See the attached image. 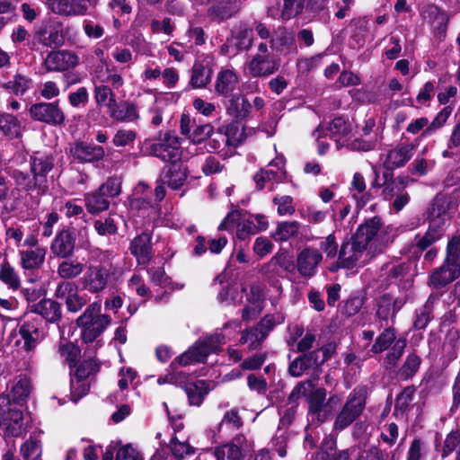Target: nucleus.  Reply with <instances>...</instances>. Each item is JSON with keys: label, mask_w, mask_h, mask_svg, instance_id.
I'll return each instance as SVG.
<instances>
[{"label": "nucleus", "mask_w": 460, "mask_h": 460, "mask_svg": "<svg viewBox=\"0 0 460 460\" xmlns=\"http://www.w3.org/2000/svg\"><path fill=\"white\" fill-rule=\"evenodd\" d=\"M0 281L13 290H17L21 287L18 272L7 261H4L0 265Z\"/></svg>", "instance_id": "a19ab883"}, {"label": "nucleus", "mask_w": 460, "mask_h": 460, "mask_svg": "<svg viewBox=\"0 0 460 460\" xmlns=\"http://www.w3.org/2000/svg\"><path fill=\"white\" fill-rule=\"evenodd\" d=\"M183 389L190 404L193 406H200L209 391L208 385L204 380L187 383L184 385Z\"/></svg>", "instance_id": "f704fd0d"}, {"label": "nucleus", "mask_w": 460, "mask_h": 460, "mask_svg": "<svg viewBox=\"0 0 460 460\" xmlns=\"http://www.w3.org/2000/svg\"><path fill=\"white\" fill-rule=\"evenodd\" d=\"M385 181L381 184L383 187L382 196L386 201H392V199L398 194L405 190L408 184V177L398 176L394 178L390 173L384 174ZM373 187H380L377 181L373 182Z\"/></svg>", "instance_id": "cd10ccee"}, {"label": "nucleus", "mask_w": 460, "mask_h": 460, "mask_svg": "<svg viewBox=\"0 0 460 460\" xmlns=\"http://www.w3.org/2000/svg\"><path fill=\"white\" fill-rule=\"evenodd\" d=\"M85 269V265L77 260L68 258L59 263L58 274L63 279H72L78 277Z\"/></svg>", "instance_id": "ea45409f"}, {"label": "nucleus", "mask_w": 460, "mask_h": 460, "mask_svg": "<svg viewBox=\"0 0 460 460\" xmlns=\"http://www.w3.org/2000/svg\"><path fill=\"white\" fill-rule=\"evenodd\" d=\"M0 429L7 437H19L23 430V413L13 407L8 395L0 394Z\"/></svg>", "instance_id": "9d476101"}, {"label": "nucleus", "mask_w": 460, "mask_h": 460, "mask_svg": "<svg viewBox=\"0 0 460 460\" xmlns=\"http://www.w3.org/2000/svg\"><path fill=\"white\" fill-rule=\"evenodd\" d=\"M226 113L236 120H244L251 117L252 104L245 95L234 94L226 105Z\"/></svg>", "instance_id": "c756f323"}, {"label": "nucleus", "mask_w": 460, "mask_h": 460, "mask_svg": "<svg viewBox=\"0 0 460 460\" xmlns=\"http://www.w3.org/2000/svg\"><path fill=\"white\" fill-rule=\"evenodd\" d=\"M70 154L79 163H94L104 157L105 151L101 146L77 142L70 147Z\"/></svg>", "instance_id": "5701e85b"}, {"label": "nucleus", "mask_w": 460, "mask_h": 460, "mask_svg": "<svg viewBox=\"0 0 460 460\" xmlns=\"http://www.w3.org/2000/svg\"><path fill=\"white\" fill-rule=\"evenodd\" d=\"M152 236L143 232L136 236L129 245L130 253L136 258L138 265L147 266L153 258Z\"/></svg>", "instance_id": "aec40b11"}, {"label": "nucleus", "mask_w": 460, "mask_h": 460, "mask_svg": "<svg viewBox=\"0 0 460 460\" xmlns=\"http://www.w3.org/2000/svg\"><path fill=\"white\" fill-rule=\"evenodd\" d=\"M460 276V264H453L444 260L443 264L436 269L429 277V285L442 288Z\"/></svg>", "instance_id": "b1692460"}, {"label": "nucleus", "mask_w": 460, "mask_h": 460, "mask_svg": "<svg viewBox=\"0 0 460 460\" xmlns=\"http://www.w3.org/2000/svg\"><path fill=\"white\" fill-rule=\"evenodd\" d=\"M170 447L173 456L178 460H181L185 456L195 453V448L193 447H191L187 441H180L177 437H173L171 439Z\"/></svg>", "instance_id": "680f3d73"}, {"label": "nucleus", "mask_w": 460, "mask_h": 460, "mask_svg": "<svg viewBox=\"0 0 460 460\" xmlns=\"http://www.w3.org/2000/svg\"><path fill=\"white\" fill-rule=\"evenodd\" d=\"M49 8L61 16H84L89 13L83 0H47Z\"/></svg>", "instance_id": "4be33fe9"}, {"label": "nucleus", "mask_w": 460, "mask_h": 460, "mask_svg": "<svg viewBox=\"0 0 460 460\" xmlns=\"http://www.w3.org/2000/svg\"><path fill=\"white\" fill-rule=\"evenodd\" d=\"M212 133L213 127L210 124L196 125L193 130L191 131L190 136H189L188 137L190 141L189 148L193 149L190 153L196 154V144L203 142L208 137H210Z\"/></svg>", "instance_id": "3c124183"}, {"label": "nucleus", "mask_w": 460, "mask_h": 460, "mask_svg": "<svg viewBox=\"0 0 460 460\" xmlns=\"http://www.w3.org/2000/svg\"><path fill=\"white\" fill-rule=\"evenodd\" d=\"M101 301H94L88 305L84 313L76 319V324L82 329V339L84 342H93L111 324L109 314H101Z\"/></svg>", "instance_id": "20e7f679"}, {"label": "nucleus", "mask_w": 460, "mask_h": 460, "mask_svg": "<svg viewBox=\"0 0 460 460\" xmlns=\"http://www.w3.org/2000/svg\"><path fill=\"white\" fill-rule=\"evenodd\" d=\"M396 334L393 328H385L376 339L371 348L373 353H381L386 350L392 344L396 341Z\"/></svg>", "instance_id": "de8ad7c7"}, {"label": "nucleus", "mask_w": 460, "mask_h": 460, "mask_svg": "<svg viewBox=\"0 0 460 460\" xmlns=\"http://www.w3.org/2000/svg\"><path fill=\"white\" fill-rule=\"evenodd\" d=\"M452 111L453 109L450 106L444 107L442 111L436 115L431 123H429V126L423 130L421 134L422 137H429L444 126L450 117Z\"/></svg>", "instance_id": "4d7b16f0"}, {"label": "nucleus", "mask_w": 460, "mask_h": 460, "mask_svg": "<svg viewBox=\"0 0 460 460\" xmlns=\"http://www.w3.org/2000/svg\"><path fill=\"white\" fill-rule=\"evenodd\" d=\"M31 313L40 314L49 323H56L61 319L60 305L52 299H42L32 305Z\"/></svg>", "instance_id": "7c9ffc66"}, {"label": "nucleus", "mask_w": 460, "mask_h": 460, "mask_svg": "<svg viewBox=\"0 0 460 460\" xmlns=\"http://www.w3.org/2000/svg\"><path fill=\"white\" fill-rule=\"evenodd\" d=\"M305 0H283L281 17L285 20L299 15L305 7Z\"/></svg>", "instance_id": "052dcab7"}, {"label": "nucleus", "mask_w": 460, "mask_h": 460, "mask_svg": "<svg viewBox=\"0 0 460 460\" xmlns=\"http://www.w3.org/2000/svg\"><path fill=\"white\" fill-rule=\"evenodd\" d=\"M148 103L150 106L147 110V115L152 125L157 127L163 122V113L167 106V101L163 97L150 96Z\"/></svg>", "instance_id": "79ce46f5"}, {"label": "nucleus", "mask_w": 460, "mask_h": 460, "mask_svg": "<svg viewBox=\"0 0 460 460\" xmlns=\"http://www.w3.org/2000/svg\"><path fill=\"white\" fill-rule=\"evenodd\" d=\"M367 396L365 385L355 387L348 395L345 403L339 411L332 429L341 432L349 427L363 412Z\"/></svg>", "instance_id": "39448f33"}, {"label": "nucleus", "mask_w": 460, "mask_h": 460, "mask_svg": "<svg viewBox=\"0 0 460 460\" xmlns=\"http://www.w3.org/2000/svg\"><path fill=\"white\" fill-rule=\"evenodd\" d=\"M29 164L31 175L20 170H13L12 178L38 205L40 198L48 191L49 177L57 168V156L50 151H35L30 155Z\"/></svg>", "instance_id": "f257e3e1"}, {"label": "nucleus", "mask_w": 460, "mask_h": 460, "mask_svg": "<svg viewBox=\"0 0 460 460\" xmlns=\"http://www.w3.org/2000/svg\"><path fill=\"white\" fill-rule=\"evenodd\" d=\"M289 438L287 430L279 428L275 436L271 439V449L276 451L280 457L287 456V447Z\"/></svg>", "instance_id": "bf43d9fd"}, {"label": "nucleus", "mask_w": 460, "mask_h": 460, "mask_svg": "<svg viewBox=\"0 0 460 460\" xmlns=\"http://www.w3.org/2000/svg\"><path fill=\"white\" fill-rule=\"evenodd\" d=\"M424 19L431 25H442L446 21V14L434 4L427 5L422 12Z\"/></svg>", "instance_id": "774afa93"}, {"label": "nucleus", "mask_w": 460, "mask_h": 460, "mask_svg": "<svg viewBox=\"0 0 460 460\" xmlns=\"http://www.w3.org/2000/svg\"><path fill=\"white\" fill-rule=\"evenodd\" d=\"M234 127L226 126L218 128L213 137L208 140V146L212 151H218L225 146H235L236 144L230 138L229 134Z\"/></svg>", "instance_id": "37998d69"}, {"label": "nucleus", "mask_w": 460, "mask_h": 460, "mask_svg": "<svg viewBox=\"0 0 460 460\" xmlns=\"http://www.w3.org/2000/svg\"><path fill=\"white\" fill-rule=\"evenodd\" d=\"M20 453L24 460L40 459L42 455L40 441L35 438H30L22 445Z\"/></svg>", "instance_id": "09e8293b"}, {"label": "nucleus", "mask_w": 460, "mask_h": 460, "mask_svg": "<svg viewBox=\"0 0 460 460\" xmlns=\"http://www.w3.org/2000/svg\"><path fill=\"white\" fill-rule=\"evenodd\" d=\"M235 39L237 40L236 47L239 50H249L253 43V29L246 25H240L235 32Z\"/></svg>", "instance_id": "864d4df0"}, {"label": "nucleus", "mask_w": 460, "mask_h": 460, "mask_svg": "<svg viewBox=\"0 0 460 460\" xmlns=\"http://www.w3.org/2000/svg\"><path fill=\"white\" fill-rule=\"evenodd\" d=\"M326 391L323 388H317L311 392L308 396V415L312 420L322 423L328 418V412L324 408Z\"/></svg>", "instance_id": "bb28decb"}, {"label": "nucleus", "mask_w": 460, "mask_h": 460, "mask_svg": "<svg viewBox=\"0 0 460 460\" xmlns=\"http://www.w3.org/2000/svg\"><path fill=\"white\" fill-rule=\"evenodd\" d=\"M404 302L401 299L394 298L388 294L381 296L376 300V316L380 321L386 322L389 318H394L395 314L402 307Z\"/></svg>", "instance_id": "c85d7f7f"}, {"label": "nucleus", "mask_w": 460, "mask_h": 460, "mask_svg": "<svg viewBox=\"0 0 460 460\" xmlns=\"http://www.w3.org/2000/svg\"><path fill=\"white\" fill-rule=\"evenodd\" d=\"M217 460H241L242 449L235 443H227L215 449Z\"/></svg>", "instance_id": "603ef678"}, {"label": "nucleus", "mask_w": 460, "mask_h": 460, "mask_svg": "<svg viewBox=\"0 0 460 460\" xmlns=\"http://www.w3.org/2000/svg\"><path fill=\"white\" fill-rule=\"evenodd\" d=\"M420 363L421 359L416 353H410L399 371L402 379L408 380L415 376L420 368Z\"/></svg>", "instance_id": "8fccbe9b"}, {"label": "nucleus", "mask_w": 460, "mask_h": 460, "mask_svg": "<svg viewBox=\"0 0 460 460\" xmlns=\"http://www.w3.org/2000/svg\"><path fill=\"white\" fill-rule=\"evenodd\" d=\"M111 119L118 121L134 122L139 119L137 105L133 102H124L115 105L109 110Z\"/></svg>", "instance_id": "473e14b6"}, {"label": "nucleus", "mask_w": 460, "mask_h": 460, "mask_svg": "<svg viewBox=\"0 0 460 460\" xmlns=\"http://www.w3.org/2000/svg\"><path fill=\"white\" fill-rule=\"evenodd\" d=\"M186 179L187 172L184 169L174 164L168 166L157 180V185L155 189V201L159 202L165 197V186L172 190H179L184 185Z\"/></svg>", "instance_id": "ddd939ff"}, {"label": "nucleus", "mask_w": 460, "mask_h": 460, "mask_svg": "<svg viewBox=\"0 0 460 460\" xmlns=\"http://www.w3.org/2000/svg\"><path fill=\"white\" fill-rule=\"evenodd\" d=\"M75 234L68 229H64L53 239L50 252L61 259L70 258L75 252Z\"/></svg>", "instance_id": "412c9836"}, {"label": "nucleus", "mask_w": 460, "mask_h": 460, "mask_svg": "<svg viewBox=\"0 0 460 460\" xmlns=\"http://www.w3.org/2000/svg\"><path fill=\"white\" fill-rule=\"evenodd\" d=\"M87 210L92 214H97L108 209L110 199L98 189L96 191L88 193L84 198Z\"/></svg>", "instance_id": "58836bf2"}, {"label": "nucleus", "mask_w": 460, "mask_h": 460, "mask_svg": "<svg viewBox=\"0 0 460 460\" xmlns=\"http://www.w3.org/2000/svg\"><path fill=\"white\" fill-rule=\"evenodd\" d=\"M380 228V221L373 218L358 227L354 235L341 244L338 260L330 267L334 272L339 269H352L360 263L364 256H367L366 249L369 242L376 236Z\"/></svg>", "instance_id": "f03ea898"}, {"label": "nucleus", "mask_w": 460, "mask_h": 460, "mask_svg": "<svg viewBox=\"0 0 460 460\" xmlns=\"http://www.w3.org/2000/svg\"><path fill=\"white\" fill-rule=\"evenodd\" d=\"M266 41L260 42L256 53L247 64V69L252 77H268L275 74L280 67V59L270 52Z\"/></svg>", "instance_id": "6e6552de"}, {"label": "nucleus", "mask_w": 460, "mask_h": 460, "mask_svg": "<svg viewBox=\"0 0 460 460\" xmlns=\"http://www.w3.org/2000/svg\"><path fill=\"white\" fill-rule=\"evenodd\" d=\"M19 334L22 338L23 349L33 350L47 336L42 320L37 316L26 315L19 326Z\"/></svg>", "instance_id": "9b49d317"}, {"label": "nucleus", "mask_w": 460, "mask_h": 460, "mask_svg": "<svg viewBox=\"0 0 460 460\" xmlns=\"http://www.w3.org/2000/svg\"><path fill=\"white\" fill-rule=\"evenodd\" d=\"M70 386L71 399L73 402H76L88 393L90 389V383L86 379L72 376Z\"/></svg>", "instance_id": "e2e57ef3"}, {"label": "nucleus", "mask_w": 460, "mask_h": 460, "mask_svg": "<svg viewBox=\"0 0 460 460\" xmlns=\"http://www.w3.org/2000/svg\"><path fill=\"white\" fill-rule=\"evenodd\" d=\"M239 10L236 0H216L208 9V15L211 21L220 23L236 15Z\"/></svg>", "instance_id": "393cba45"}, {"label": "nucleus", "mask_w": 460, "mask_h": 460, "mask_svg": "<svg viewBox=\"0 0 460 460\" xmlns=\"http://www.w3.org/2000/svg\"><path fill=\"white\" fill-rule=\"evenodd\" d=\"M285 159L277 156L265 169H261L254 175V181L258 190L264 188L272 190L274 184L282 181L285 175Z\"/></svg>", "instance_id": "2eb2a0df"}, {"label": "nucleus", "mask_w": 460, "mask_h": 460, "mask_svg": "<svg viewBox=\"0 0 460 460\" xmlns=\"http://www.w3.org/2000/svg\"><path fill=\"white\" fill-rule=\"evenodd\" d=\"M120 275V268L112 263L90 265L80 279V284L89 293L97 294L107 288L111 279H117Z\"/></svg>", "instance_id": "423d86ee"}, {"label": "nucleus", "mask_w": 460, "mask_h": 460, "mask_svg": "<svg viewBox=\"0 0 460 460\" xmlns=\"http://www.w3.org/2000/svg\"><path fill=\"white\" fill-rule=\"evenodd\" d=\"M55 296L65 300L66 309L71 313L79 312L89 299L86 294L81 293L78 287L70 281L60 282L55 290Z\"/></svg>", "instance_id": "dca6fc26"}, {"label": "nucleus", "mask_w": 460, "mask_h": 460, "mask_svg": "<svg viewBox=\"0 0 460 460\" xmlns=\"http://www.w3.org/2000/svg\"><path fill=\"white\" fill-rule=\"evenodd\" d=\"M78 64V56L66 49L51 51L44 60L48 71H66L75 67Z\"/></svg>", "instance_id": "a211bd4d"}, {"label": "nucleus", "mask_w": 460, "mask_h": 460, "mask_svg": "<svg viewBox=\"0 0 460 460\" xmlns=\"http://www.w3.org/2000/svg\"><path fill=\"white\" fill-rule=\"evenodd\" d=\"M0 130L9 138H16L22 134L21 122L12 114L2 113L0 114Z\"/></svg>", "instance_id": "4c0bfd02"}, {"label": "nucleus", "mask_w": 460, "mask_h": 460, "mask_svg": "<svg viewBox=\"0 0 460 460\" xmlns=\"http://www.w3.org/2000/svg\"><path fill=\"white\" fill-rule=\"evenodd\" d=\"M300 224L296 221L279 223L272 236L278 242H285L298 234Z\"/></svg>", "instance_id": "49530a36"}, {"label": "nucleus", "mask_w": 460, "mask_h": 460, "mask_svg": "<svg viewBox=\"0 0 460 460\" xmlns=\"http://www.w3.org/2000/svg\"><path fill=\"white\" fill-rule=\"evenodd\" d=\"M258 233V227L252 217L243 219L237 223L236 237L244 240L252 234Z\"/></svg>", "instance_id": "338daca9"}, {"label": "nucleus", "mask_w": 460, "mask_h": 460, "mask_svg": "<svg viewBox=\"0 0 460 460\" xmlns=\"http://www.w3.org/2000/svg\"><path fill=\"white\" fill-rule=\"evenodd\" d=\"M58 352L61 358H63L69 364L70 367H74L76 364L80 356L79 348L69 341L61 343L59 346Z\"/></svg>", "instance_id": "0e129e2a"}, {"label": "nucleus", "mask_w": 460, "mask_h": 460, "mask_svg": "<svg viewBox=\"0 0 460 460\" xmlns=\"http://www.w3.org/2000/svg\"><path fill=\"white\" fill-rule=\"evenodd\" d=\"M252 28L261 40H269L268 45L272 51H279L293 44V35L286 28L279 27L271 32L270 28L261 22H255Z\"/></svg>", "instance_id": "f8f14e48"}, {"label": "nucleus", "mask_w": 460, "mask_h": 460, "mask_svg": "<svg viewBox=\"0 0 460 460\" xmlns=\"http://www.w3.org/2000/svg\"><path fill=\"white\" fill-rule=\"evenodd\" d=\"M266 335L257 326L243 332L241 342L247 343L249 349H257L266 339Z\"/></svg>", "instance_id": "13d9d810"}, {"label": "nucleus", "mask_w": 460, "mask_h": 460, "mask_svg": "<svg viewBox=\"0 0 460 460\" xmlns=\"http://www.w3.org/2000/svg\"><path fill=\"white\" fill-rule=\"evenodd\" d=\"M438 296L436 294H430L428 297L425 305L417 310L416 319L414 321V327L421 330L426 328L429 321L432 319V313L435 304L438 302Z\"/></svg>", "instance_id": "c9c22d12"}, {"label": "nucleus", "mask_w": 460, "mask_h": 460, "mask_svg": "<svg viewBox=\"0 0 460 460\" xmlns=\"http://www.w3.org/2000/svg\"><path fill=\"white\" fill-rule=\"evenodd\" d=\"M149 154L164 162L175 164L181 158L188 159L181 150V138L172 132L160 135L158 139L150 145Z\"/></svg>", "instance_id": "1a4fd4ad"}, {"label": "nucleus", "mask_w": 460, "mask_h": 460, "mask_svg": "<svg viewBox=\"0 0 460 460\" xmlns=\"http://www.w3.org/2000/svg\"><path fill=\"white\" fill-rule=\"evenodd\" d=\"M243 426L242 418L237 409L227 411L219 423L220 431H234Z\"/></svg>", "instance_id": "5fc2aeb1"}, {"label": "nucleus", "mask_w": 460, "mask_h": 460, "mask_svg": "<svg viewBox=\"0 0 460 460\" xmlns=\"http://www.w3.org/2000/svg\"><path fill=\"white\" fill-rule=\"evenodd\" d=\"M415 146L411 143H402L390 149L383 161L386 170L393 171L404 166L413 156Z\"/></svg>", "instance_id": "6ab92c4d"}, {"label": "nucleus", "mask_w": 460, "mask_h": 460, "mask_svg": "<svg viewBox=\"0 0 460 460\" xmlns=\"http://www.w3.org/2000/svg\"><path fill=\"white\" fill-rule=\"evenodd\" d=\"M31 117L51 126H60L66 121V116L58 104V101L53 102H38L30 108Z\"/></svg>", "instance_id": "4468645a"}, {"label": "nucleus", "mask_w": 460, "mask_h": 460, "mask_svg": "<svg viewBox=\"0 0 460 460\" xmlns=\"http://www.w3.org/2000/svg\"><path fill=\"white\" fill-rule=\"evenodd\" d=\"M320 353L321 349H315L296 358L288 367L290 375L298 377L309 368L318 367L323 364L327 359V357L325 356V351H323V357L320 359Z\"/></svg>", "instance_id": "a878e982"}, {"label": "nucleus", "mask_w": 460, "mask_h": 460, "mask_svg": "<svg viewBox=\"0 0 460 460\" xmlns=\"http://www.w3.org/2000/svg\"><path fill=\"white\" fill-rule=\"evenodd\" d=\"M31 391V380L25 376L18 377L11 387L13 402L19 403L25 401Z\"/></svg>", "instance_id": "a18cd8bd"}, {"label": "nucleus", "mask_w": 460, "mask_h": 460, "mask_svg": "<svg viewBox=\"0 0 460 460\" xmlns=\"http://www.w3.org/2000/svg\"><path fill=\"white\" fill-rule=\"evenodd\" d=\"M221 334L211 335L208 338L198 341L187 351L177 357L171 364L170 368L175 370L179 366H188L203 362L212 352H216L223 342Z\"/></svg>", "instance_id": "0eeeda50"}, {"label": "nucleus", "mask_w": 460, "mask_h": 460, "mask_svg": "<svg viewBox=\"0 0 460 460\" xmlns=\"http://www.w3.org/2000/svg\"><path fill=\"white\" fill-rule=\"evenodd\" d=\"M445 261L460 264V234L454 235L447 243Z\"/></svg>", "instance_id": "69168bd1"}, {"label": "nucleus", "mask_w": 460, "mask_h": 460, "mask_svg": "<svg viewBox=\"0 0 460 460\" xmlns=\"http://www.w3.org/2000/svg\"><path fill=\"white\" fill-rule=\"evenodd\" d=\"M211 68L201 63H195L192 67L190 84L194 88L205 87L211 80Z\"/></svg>", "instance_id": "c03bdc74"}, {"label": "nucleus", "mask_w": 460, "mask_h": 460, "mask_svg": "<svg viewBox=\"0 0 460 460\" xmlns=\"http://www.w3.org/2000/svg\"><path fill=\"white\" fill-rule=\"evenodd\" d=\"M322 260L323 254L319 250L314 247H306L296 256V266L297 271L302 277L310 279L316 274Z\"/></svg>", "instance_id": "f3484780"}, {"label": "nucleus", "mask_w": 460, "mask_h": 460, "mask_svg": "<svg viewBox=\"0 0 460 460\" xmlns=\"http://www.w3.org/2000/svg\"><path fill=\"white\" fill-rule=\"evenodd\" d=\"M328 129L336 141L338 148L346 145L350 138L351 126L341 117L333 119Z\"/></svg>", "instance_id": "72a5a7b5"}, {"label": "nucleus", "mask_w": 460, "mask_h": 460, "mask_svg": "<svg viewBox=\"0 0 460 460\" xmlns=\"http://www.w3.org/2000/svg\"><path fill=\"white\" fill-rule=\"evenodd\" d=\"M21 265L25 270L40 268L45 260L46 252L43 248L20 251Z\"/></svg>", "instance_id": "e433bc0d"}, {"label": "nucleus", "mask_w": 460, "mask_h": 460, "mask_svg": "<svg viewBox=\"0 0 460 460\" xmlns=\"http://www.w3.org/2000/svg\"><path fill=\"white\" fill-rule=\"evenodd\" d=\"M238 83V75L234 70L223 69L217 74L215 91L219 95L228 96L235 90Z\"/></svg>", "instance_id": "2f4dec72"}, {"label": "nucleus", "mask_w": 460, "mask_h": 460, "mask_svg": "<svg viewBox=\"0 0 460 460\" xmlns=\"http://www.w3.org/2000/svg\"><path fill=\"white\" fill-rule=\"evenodd\" d=\"M94 98L99 105H104L110 110L115 105L116 98L112 90L105 84L96 85L94 88Z\"/></svg>", "instance_id": "6e6d98bb"}, {"label": "nucleus", "mask_w": 460, "mask_h": 460, "mask_svg": "<svg viewBox=\"0 0 460 460\" xmlns=\"http://www.w3.org/2000/svg\"><path fill=\"white\" fill-rule=\"evenodd\" d=\"M448 203L445 197L437 196L429 208V227L423 235L417 234L414 238L415 246L424 251L440 240L448 222Z\"/></svg>", "instance_id": "7ed1b4c3"}]
</instances>
